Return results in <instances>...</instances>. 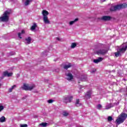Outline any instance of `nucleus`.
<instances>
[{
    "label": "nucleus",
    "mask_w": 127,
    "mask_h": 127,
    "mask_svg": "<svg viewBox=\"0 0 127 127\" xmlns=\"http://www.w3.org/2000/svg\"><path fill=\"white\" fill-rule=\"evenodd\" d=\"M127 6V4L124 3L121 4L117 5L116 6H112V11H116V10H120V9H123V8H126Z\"/></svg>",
    "instance_id": "obj_4"
},
{
    "label": "nucleus",
    "mask_w": 127,
    "mask_h": 127,
    "mask_svg": "<svg viewBox=\"0 0 127 127\" xmlns=\"http://www.w3.org/2000/svg\"><path fill=\"white\" fill-rule=\"evenodd\" d=\"M47 127V123H42L39 125V127Z\"/></svg>",
    "instance_id": "obj_22"
},
{
    "label": "nucleus",
    "mask_w": 127,
    "mask_h": 127,
    "mask_svg": "<svg viewBox=\"0 0 127 127\" xmlns=\"http://www.w3.org/2000/svg\"><path fill=\"white\" fill-rule=\"evenodd\" d=\"M24 33H25V30H22L21 32H19L18 33V37H19V38H20V39H21L22 38L21 36L22 35V34H24Z\"/></svg>",
    "instance_id": "obj_14"
},
{
    "label": "nucleus",
    "mask_w": 127,
    "mask_h": 127,
    "mask_svg": "<svg viewBox=\"0 0 127 127\" xmlns=\"http://www.w3.org/2000/svg\"><path fill=\"white\" fill-rule=\"evenodd\" d=\"M72 99H73V96H68L64 98V103H70Z\"/></svg>",
    "instance_id": "obj_7"
},
{
    "label": "nucleus",
    "mask_w": 127,
    "mask_h": 127,
    "mask_svg": "<svg viewBox=\"0 0 127 127\" xmlns=\"http://www.w3.org/2000/svg\"><path fill=\"white\" fill-rule=\"evenodd\" d=\"M103 2L106 1L107 0H101Z\"/></svg>",
    "instance_id": "obj_34"
},
{
    "label": "nucleus",
    "mask_w": 127,
    "mask_h": 127,
    "mask_svg": "<svg viewBox=\"0 0 127 127\" xmlns=\"http://www.w3.org/2000/svg\"><path fill=\"white\" fill-rule=\"evenodd\" d=\"M27 127V125L26 124H24V125H20V127Z\"/></svg>",
    "instance_id": "obj_32"
},
{
    "label": "nucleus",
    "mask_w": 127,
    "mask_h": 127,
    "mask_svg": "<svg viewBox=\"0 0 127 127\" xmlns=\"http://www.w3.org/2000/svg\"><path fill=\"white\" fill-rule=\"evenodd\" d=\"M100 19L103 21H109L112 19V17L111 16H103L100 18Z\"/></svg>",
    "instance_id": "obj_8"
},
{
    "label": "nucleus",
    "mask_w": 127,
    "mask_h": 127,
    "mask_svg": "<svg viewBox=\"0 0 127 127\" xmlns=\"http://www.w3.org/2000/svg\"><path fill=\"white\" fill-rule=\"evenodd\" d=\"M127 118V114L124 113H121L118 117V119L116 120V124L117 125H121L123 124Z\"/></svg>",
    "instance_id": "obj_1"
},
{
    "label": "nucleus",
    "mask_w": 127,
    "mask_h": 127,
    "mask_svg": "<svg viewBox=\"0 0 127 127\" xmlns=\"http://www.w3.org/2000/svg\"><path fill=\"white\" fill-rule=\"evenodd\" d=\"M54 102V100H52V99H50L48 100V103L49 104H52V103H53Z\"/></svg>",
    "instance_id": "obj_28"
},
{
    "label": "nucleus",
    "mask_w": 127,
    "mask_h": 127,
    "mask_svg": "<svg viewBox=\"0 0 127 127\" xmlns=\"http://www.w3.org/2000/svg\"><path fill=\"white\" fill-rule=\"evenodd\" d=\"M4 122H5V117H1L0 118V123H4Z\"/></svg>",
    "instance_id": "obj_24"
},
{
    "label": "nucleus",
    "mask_w": 127,
    "mask_h": 127,
    "mask_svg": "<svg viewBox=\"0 0 127 127\" xmlns=\"http://www.w3.org/2000/svg\"><path fill=\"white\" fill-rule=\"evenodd\" d=\"M31 1H32V0H26V1L24 2L25 5L26 6L28 5V4H29V3H30V2H31Z\"/></svg>",
    "instance_id": "obj_21"
},
{
    "label": "nucleus",
    "mask_w": 127,
    "mask_h": 127,
    "mask_svg": "<svg viewBox=\"0 0 127 127\" xmlns=\"http://www.w3.org/2000/svg\"><path fill=\"white\" fill-rule=\"evenodd\" d=\"M3 75L6 77H11L12 76V72H8V71H6L3 72Z\"/></svg>",
    "instance_id": "obj_13"
},
{
    "label": "nucleus",
    "mask_w": 127,
    "mask_h": 127,
    "mask_svg": "<svg viewBox=\"0 0 127 127\" xmlns=\"http://www.w3.org/2000/svg\"><path fill=\"white\" fill-rule=\"evenodd\" d=\"M79 20L78 18H75L73 21H70L69 22L68 24L69 25H73L75 22H77Z\"/></svg>",
    "instance_id": "obj_16"
},
{
    "label": "nucleus",
    "mask_w": 127,
    "mask_h": 127,
    "mask_svg": "<svg viewBox=\"0 0 127 127\" xmlns=\"http://www.w3.org/2000/svg\"><path fill=\"white\" fill-rule=\"evenodd\" d=\"M56 40L60 41L61 39L59 38H56Z\"/></svg>",
    "instance_id": "obj_33"
},
{
    "label": "nucleus",
    "mask_w": 127,
    "mask_h": 127,
    "mask_svg": "<svg viewBox=\"0 0 127 127\" xmlns=\"http://www.w3.org/2000/svg\"><path fill=\"white\" fill-rule=\"evenodd\" d=\"M42 14L43 15V17H48V14H49V12L46 11V10H43Z\"/></svg>",
    "instance_id": "obj_12"
},
{
    "label": "nucleus",
    "mask_w": 127,
    "mask_h": 127,
    "mask_svg": "<svg viewBox=\"0 0 127 127\" xmlns=\"http://www.w3.org/2000/svg\"><path fill=\"white\" fill-rule=\"evenodd\" d=\"M104 60V58L99 57L97 59H95L93 60L94 63H96V64H98V63H100V62H102Z\"/></svg>",
    "instance_id": "obj_9"
},
{
    "label": "nucleus",
    "mask_w": 127,
    "mask_h": 127,
    "mask_svg": "<svg viewBox=\"0 0 127 127\" xmlns=\"http://www.w3.org/2000/svg\"><path fill=\"white\" fill-rule=\"evenodd\" d=\"M9 17V11H6L4 12L2 16L0 17V21L6 22L8 21Z\"/></svg>",
    "instance_id": "obj_3"
},
{
    "label": "nucleus",
    "mask_w": 127,
    "mask_h": 127,
    "mask_svg": "<svg viewBox=\"0 0 127 127\" xmlns=\"http://www.w3.org/2000/svg\"><path fill=\"white\" fill-rule=\"evenodd\" d=\"M71 66H72V64H68L65 65L64 66V69H68V68L71 67Z\"/></svg>",
    "instance_id": "obj_20"
},
{
    "label": "nucleus",
    "mask_w": 127,
    "mask_h": 127,
    "mask_svg": "<svg viewBox=\"0 0 127 127\" xmlns=\"http://www.w3.org/2000/svg\"><path fill=\"white\" fill-rule=\"evenodd\" d=\"M108 52V50L106 49H100L96 51V53L98 55H105Z\"/></svg>",
    "instance_id": "obj_5"
},
{
    "label": "nucleus",
    "mask_w": 127,
    "mask_h": 127,
    "mask_svg": "<svg viewBox=\"0 0 127 127\" xmlns=\"http://www.w3.org/2000/svg\"><path fill=\"white\" fill-rule=\"evenodd\" d=\"M86 97L87 99H90L91 98V96H92V90H90L88 91L86 94Z\"/></svg>",
    "instance_id": "obj_15"
},
{
    "label": "nucleus",
    "mask_w": 127,
    "mask_h": 127,
    "mask_svg": "<svg viewBox=\"0 0 127 127\" xmlns=\"http://www.w3.org/2000/svg\"><path fill=\"white\" fill-rule=\"evenodd\" d=\"M31 40H32V39H31V37H28L26 38L25 40V44H27V45L30 44L31 43Z\"/></svg>",
    "instance_id": "obj_11"
},
{
    "label": "nucleus",
    "mask_w": 127,
    "mask_h": 127,
    "mask_svg": "<svg viewBox=\"0 0 127 127\" xmlns=\"http://www.w3.org/2000/svg\"><path fill=\"white\" fill-rule=\"evenodd\" d=\"M108 122H111L112 121V117L111 116H109L108 117Z\"/></svg>",
    "instance_id": "obj_29"
},
{
    "label": "nucleus",
    "mask_w": 127,
    "mask_h": 127,
    "mask_svg": "<svg viewBox=\"0 0 127 127\" xmlns=\"http://www.w3.org/2000/svg\"><path fill=\"white\" fill-rule=\"evenodd\" d=\"M3 109H4V107L0 105V112H1Z\"/></svg>",
    "instance_id": "obj_30"
},
{
    "label": "nucleus",
    "mask_w": 127,
    "mask_h": 127,
    "mask_svg": "<svg viewBox=\"0 0 127 127\" xmlns=\"http://www.w3.org/2000/svg\"><path fill=\"white\" fill-rule=\"evenodd\" d=\"M0 87H1V84L0 83Z\"/></svg>",
    "instance_id": "obj_36"
},
{
    "label": "nucleus",
    "mask_w": 127,
    "mask_h": 127,
    "mask_svg": "<svg viewBox=\"0 0 127 127\" xmlns=\"http://www.w3.org/2000/svg\"><path fill=\"white\" fill-rule=\"evenodd\" d=\"M34 88H35V84H32L29 85L28 84L23 83V86H21V89L25 91H31V90H33Z\"/></svg>",
    "instance_id": "obj_2"
},
{
    "label": "nucleus",
    "mask_w": 127,
    "mask_h": 127,
    "mask_svg": "<svg viewBox=\"0 0 127 127\" xmlns=\"http://www.w3.org/2000/svg\"><path fill=\"white\" fill-rule=\"evenodd\" d=\"M77 46V44L76 43H72L70 46V48L72 49H73V48H75Z\"/></svg>",
    "instance_id": "obj_23"
},
{
    "label": "nucleus",
    "mask_w": 127,
    "mask_h": 127,
    "mask_svg": "<svg viewBox=\"0 0 127 127\" xmlns=\"http://www.w3.org/2000/svg\"><path fill=\"white\" fill-rule=\"evenodd\" d=\"M82 81H86V79H81Z\"/></svg>",
    "instance_id": "obj_35"
},
{
    "label": "nucleus",
    "mask_w": 127,
    "mask_h": 127,
    "mask_svg": "<svg viewBox=\"0 0 127 127\" xmlns=\"http://www.w3.org/2000/svg\"><path fill=\"white\" fill-rule=\"evenodd\" d=\"M96 109H97V110H101V109H102V105L100 104L98 105L97 106Z\"/></svg>",
    "instance_id": "obj_27"
},
{
    "label": "nucleus",
    "mask_w": 127,
    "mask_h": 127,
    "mask_svg": "<svg viewBox=\"0 0 127 127\" xmlns=\"http://www.w3.org/2000/svg\"><path fill=\"white\" fill-rule=\"evenodd\" d=\"M65 75L68 81H71V80H73V78H74L73 74L70 72H66Z\"/></svg>",
    "instance_id": "obj_6"
},
{
    "label": "nucleus",
    "mask_w": 127,
    "mask_h": 127,
    "mask_svg": "<svg viewBox=\"0 0 127 127\" xmlns=\"http://www.w3.org/2000/svg\"><path fill=\"white\" fill-rule=\"evenodd\" d=\"M68 115H69V113H68L67 112H66L65 111L63 112V115L64 116V117H67Z\"/></svg>",
    "instance_id": "obj_26"
},
{
    "label": "nucleus",
    "mask_w": 127,
    "mask_h": 127,
    "mask_svg": "<svg viewBox=\"0 0 127 127\" xmlns=\"http://www.w3.org/2000/svg\"><path fill=\"white\" fill-rule=\"evenodd\" d=\"M96 69H95V68H93V69H92L91 70V73H95V72H96Z\"/></svg>",
    "instance_id": "obj_31"
},
{
    "label": "nucleus",
    "mask_w": 127,
    "mask_h": 127,
    "mask_svg": "<svg viewBox=\"0 0 127 127\" xmlns=\"http://www.w3.org/2000/svg\"><path fill=\"white\" fill-rule=\"evenodd\" d=\"M75 105L76 107H80V106H82V104L80 103V100H79V99L76 100Z\"/></svg>",
    "instance_id": "obj_19"
},
{
    "label": "nucleus",
    "mask_w": 127,
    "mask_h": 127,
    "mask_svg": "<svg viewBox=\"0 0 127 127\" xmlns=\"http://www.w3.org/2000/svg\"><path fill=\"white\" fill-rule=\"evenodd\" d=\"M15 88H16V86L15 85H13L8 89V92L11 93V92H12V91H13Z\"/></svg>",
    "instance_id": "obj_18"
},
{
    "label": "nucleus",
    "mask_w": 127,
    "mask_h": 127,
    "mask_svg": "<svg viewBox=\"0 0 127 127\" xmlns=\"http://www.w3.org/2000/svg\"><path fill=\"white\" fill-rule=\"evenodd\" d=\"M37 27V24H36V23H34L33 25L31 27V30L33 31V30H35Z\"/></svg>",
    "instance_id": "obj_17"
},
{
    "label": "nucleus",
    "mask_w": 127,
    "mask_h": 127,
    "mask_svg": "<svg viewBox=\"0 0 127 127\" xmlns=\"http://www.w3.org/2000/svg\"><path fill=\"white\" fill-rule=\"evenodd\" d=\"M43 19L45 24H50V21L48 19V17H43Z\"/></svg>",
    "instance_id": "obj_10"
},
{
    "label": "nucleus",
    "mask_w": 127,
    "mask_h": 127,
    "mask_svg": "<svg viewBox=\"0 0 127 127\" xmlns=\"http://www.w3.org/2000/svg\"><path fill=\"white\" fill-rule=\"evenodd\" d=\"M111 107L112 105L110 104L106 106L105 110H109V109H111Z\"/></svg>",
    "instance_id": "obj_25"
}]
</instances>
